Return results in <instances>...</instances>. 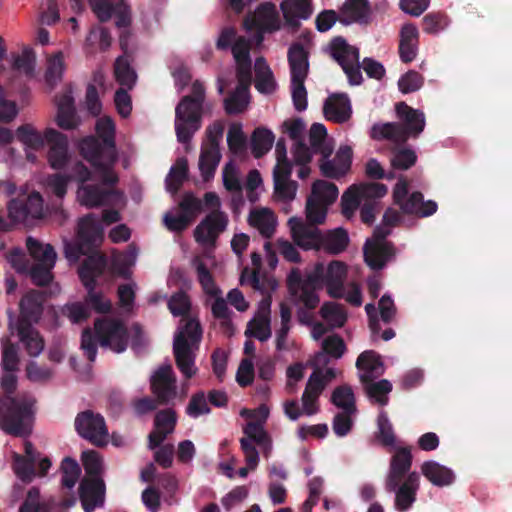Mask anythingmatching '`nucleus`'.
Wrapping results in <instances>:
<instances>
[{"label":"nucleus","mask_w":512,"mask_h":512,"mask_svg":"<svg viewBox=\"0 0 512 512\" xmlns=\"http://www.w3.org/2000/svg\"><path fill=\"white\" fill-rule=\"evenodd\" d=\"M78 147L82 157L92 167V170H89L81 162L72 167V176L77 182L78 203L93 208L109 203L111 198H118L119 196L112 191V185L117 181L112 169L114 156L106 155L94 137L84 138Z\"/></svg>","instance_id":"f257e3e1"},{"label":"nucleus","mask_w":512,"mask_h":512,"mask_svg":"<svg viewBox=\"0 0 512 512\" xmlns=\"http://www.w3.org/2000/svg\"><path fill=\"white\" fill-rule=\"evenodd\" d=\"M348 266L338 260L327 266L316 263L303 278L298 268H293L287 276V286L295 300L307 309H314L320 302L318 292L325 287L332 298H342Z\"/></svg>","instance_id":"f03ea898"},{"label":"nucleus","mask_w":512,"mask_h":512,"mask_svg":"<svg viewBox=\"0 0 512 512\" xmlns=\"http://www.w3.org/2000/svg\"><path fill=\"white\" fill-rule=\"evenodd\" d=\"M16 137L24 147L27 160L32 163L38 160V152L45 146H47L46 159L52 169H64L71 161L67 136L54 128L39 131L27 124L18 127Z\"/></svg>","instance_id":"7ed1b4c3"},{"label":"nucleus","mask_w":512,"mask_h":512,"mask_svg":"<svg viewBox=\"0 0 512 512\" xmlns=\"http://www.w3.org/2000/svg\"><path fill=\"white\" fill-rule=\"evenodd\" d=\"M16 387V376L13 372H5L1 388L9 395ZM35 411V399L31 395L17 398L6 396L0 400V427L7 433L24 436L31 430L32 417Z\"/></svg>","instance_id":"20e7f679"},{"label":"nucleus","mask_w":512,"mask_h":512,"mask_svg":"<svg viewBox=\"0 0 512 512\" xmlns=\"http://www.w3.org/2000/svg\"><path fill=\"white\" fill-rule=\"evenodd\" d=\"M43 296L36 292L28 293L20 302L21 319L17 323L13 321L11 311H8L9 329L11 334L17 333L20 342L28 355L39 356L44 349V340L37 330L28 322L37 321L42 311Z\"/></svg>","instance_id":"39448f33"},{"label":"nucleus","mask_w":512,"mask_h":512,"mask_svg":"<svg viewBox=\"0 0 512 512\" xmlns=\"http://www.w3.org/2000/svg\"><path fill=\"white\" fill-rule=\"evenodd\" d=\"M119 220L120 215L115 210L104 211L101 221L97 220L94 215L80 219L77 241L65 243L66 258L70 262H75L81 255L92 254L93 248L103 240L104 228Z\"/></svg>","instance_id":"423d86ee"},{"label":"nucleus","mask_w":512,"mask_h":512,"mask_svg":"<svg viewBox=\"0 0 512 512\" xmlns=\"http://www.w3.org/2000/svg\"><path fill=\"white\" fill-rule=\"evenodd\" d=\"M81 460L86 472L79 487V496L85 512H94L96 507L104 503L105 485L101 479L103 461L93 450L84 451Z\"/></svg>","instance_id":"0eeeda50"},{"label":"nucleus","mask_w":512,"mask_h":512,"mask_svg":"<svg viewBox=\"0 0 512 512\" xmlns=\"http://www.w3.org/2000/svg\"><path fill=\"white\" fill-rule=\"evenodd\" d=\"M398 117L404 127L396 123L376 124L372 127L371 136L376 140L388 139L393 142H405L409 137H417L425 127L423 112L409 107L405 103L396 106Z\"/></svg>","instance_id":"6e6552de"},{"label":"nucleus","mask_w":512,"mask_h":512,"mask_svg":"<svg viewBox=\"0 0 512 512\" xmlns=\"http://www.w3.org/2000/svg\"><path fill=\"white\" fill-rule=\"evenodd\" d=\"M201 336L200 324L194 318L187 320L185 326L179 327L174 336L173 350L176 364L186 378L193 377L197 372L194 360Z\"/></svg>","instance_id":"1a4fd4ad"},{"label":"nucleus","mask_w":512,"mask_h":512,"mask_svg":"<svg viewBox=\"0 0 512 512\" xmlns=\"http://www.w3.org/2000/svg\"><path fill=\"white\" fill-rule=\"evenodd\" d=\"M193 96L184 97L175 111V130L178 141L186 143L201 127V111L204 99V88L195 82L192 87Z\"/></svg>","instance_id":"9d476101"},{"label":"nucleus","mask_w":512,"mask_h":512,"mask_svg":"<svg viewBox=\"0 0 512 512\" xmlns=\"http://www.w3.org/2000/svg\"><path fill=\"white\" fill-rule=\"evenodd\" d=\"M399 213L390 208L383 216V225L375 229L372 238L367 239L364 246V259L366 264L374 270L382 269L393 257L391 245L385 240L390 233V228L398 223Z\"/></svg>","instance_id":"9b49d317"},{"label":"nucleus","mask_w":512,"mask_h":512,"mask_svg":"<svg viewBox=\"0 0 512 512\" xmlns=\"http://www.w3.org/2000/svg\"><path fill=\"white\" fill-rule=\"evenodd\" d=\"M247 45L238 41L233 47V56L237 65L238 85L233 93L225 99V109L229 114L240 113L250 102L249 86L251 83V60L248 59Z\"/></svg>","instance_id":"f8f14e48"},{"label":"nucleus","mask_w":512,"mask_h":512,"mask_svg":"<svg viewBox=\"0 0 512 512\" xmlns=\"http://www.w3.org/2000/svg\"><path fill=\"white\" fill-rule=\"evenodd\" d=\"M387 193V187L380 183H367L352 185L342 195V212L346 217H351L361 204V219L365 223H371L374 220L372 206H366V203L373 199L381 198Z\"/></svg>","instance_id":"ddd939ff"},{"label":"nucleus","mask_w":512,"mask_h":512,"mask_svg":"<svg viewBox=\"0 0 512 512\" xmlns=\"http://www.w3.org/2000/svg\"><path fill=\"white\" fill-rule=\"evenodd\" d=\"M105 266V259L99 253H92L79 269L80 279L87 289L86 304L97 313H107L111 310V301L95 289L94 283L101 275Z\"/></svg>","instance_id":"4468645a"},{"label":"nucleus","mask_w":512,"mask_h":512,"mask_svg":"<svg viewBox=\"0 0 512 512\" xmlns=\"http://www.w3.org/2000/svg\"><path fill=\"white\" fill-rule=\"evenodd\" d=\"M9 222L0 216V231H5L11 225L18 223H30L33 220L41 219L46 215L47 210L43 205L42 196L38 192L29 195H21L8 203Z\"/></svg>","instance_id":"2eb2a0df"},{"label":"nucleus","mask_w":512,"mask_h":512,"mask_svg":"<svg viewBox=\"0 0 512 512\" xmlns=\"http://www.w3.org/2000/svg\"><path fill=\"white\" fill-rule=\"evenodd\" d=\"M276 165L273 169L274 196L278 202L288 205L297 193L298 185L291 181V163L287 158V150L280 139L275 147Z\"/></svg>","instance_id":"dca6fc26"},{"label":"nucleus","mask_w":512,"mask_h":512,"mask_svg":"<svg viewBox=\"0 0 512 512\" xmlns=\"http://www.w3.org/2000/svg\"><path fill=\"white\" fill-rule=\"evenodd\" d=\"M27 249L34 264L30 270V276L37 285H45L52 280V269L55 266L57 254L48 243H43L35 238L28 237Z\"/></svg>","instance_id":"f3484780"},{"label":"nucleus","mask_w":512,"mask_h":512,"mask_svg":"<svg viewBox=\"0 0 512 512\" xmlns=\"http://www.w3.org/2000/svg\"><path fill=\"white\" fill-rule=\"evenodd\" d=\"M96 340L101 347L121 353L128 346V331L126 326L113 318L98 319L94 323Z\"/></svg>","instance_id":"a211bd4d"},{"label":"nucleus","mask_w":512,"mask_h":512,"mask_svg":"<svg viewBox=\"0 0 512 512\" xmlns=\"http://www.w3.org/2000/svg\"><path fill=\"white\" fill-rule=\"evenodd\" d=\"M331 56L340 64L347 75L350 84L361 83L359 52L354 46L349 45L343 38H335L330 44Z\"/></svg>","instance_id":"6ab92c4d"},{"label":"nucleus","mask_w":512,"mask_h":512,"mask_svg":"<svg viewBox=\"0 0 512 512\" xmlns=\"http://www.w3.org/2000/svg\"><path fill=\"white\" fill-rule=\"evenodd\" d=\"M394 202L401 210L408 214L421 217L432 215L437 210V204L433 201H423L422 194L415 192L408 196V183L400 178L393 189Z\"/></svg>","instance_id":"aec40b11"},{"label":"nucleus","mask_w":512,"mask_h":512,"mask_svg":"<svg viewBox=\"0 0 512 512\" xmlns=\"http://www.w3.org/2000/svg\"><path fill=\"white\" fill-rule=\"evenodd\" d=\"M321 159L319 169L323 176L332 179H339L345 176L352 164V148L348 145H341L336 153L332 155L331 151L323 147L321 149Z\"/></svg>","instance_id":"412c9836"},{"label":"nucleus","mask_w":512,"mask_h":512,"mask_svg":"<svg viewBox=\"0 0 512 512\" xmlns=\"http://www.w3.org/2000/svg\"><path fill=\"white\" fill-rule=\"evenodd\" d=\"M78 434L97 446L108 443L109 434L104 418L91 411L80 413L75 419Z\"/></svg>","instance_id":"4be33fe9"},{"label":"nucleus","mask_w":512,"mask_h":512,"mask_svg":"<svg viewBox=\"0 0 512 512\" xmlns=\"http://www.w3.org/2000/svg\"><path fill=\"white\" fill-rule=\"evenodd\" d=\"M337 372L333 367L324 370H314L309 377L305 391L302 396L303 414L311 416L317 413V399L325 386L336 377Z\"/></svg>","instance_id":"5701e85b"},{"label":"nucleus","mask_w":512,"mask_h":512,"mask_svg":"<svg viewBox=\"0 0 512 512\" xmlns=\"http://www.w3.org/2000/svg\"><path fill=\"white\" fill-rule=\"evenodd\" d=\"M227 225V215L221 211H213L197 225L194 230V238L198 244L205 248L213 247Z\"/></svg>","instance_id":"b1692460"},{"label":"nucleus","mask_w":512,"mask_h":512,"mask_svg":"<svg viewBox=\"0 0 512 512\" xmlns=\"http://www.w3.org/2000/svg\"><path fill=\"white\" fill-rule=\"evenodd\" d=\"M93 12L100 21L116 18V26L128 27L131 23V11L125 0H89Z\"/></svg>","instance_id":"393cba45"},{"label":"nucleus","mask_w":512,"mask_h":512,"mask_svg":"<svg viewBox=\"0 0 512 512\" xmlns=\"http://www.w3.org/2000/svg\"><path fill=\"white\" fill-rule=\"evenodd\" d=\"M25 456L14 454L13 470L17 477L22 481H31L34 477V466L37 464L39 467V474L44 475L51 466L48 458H39L30 442L25 443Z\"/></svg>","instance_id":"a878e982"},{"label":"nucleus","mask_w":512,"mask_h":512,"mask_svg":"<svg viewBox=\"0 0 512 512\" xmlns=\"http://www.w3.org/2000/svg\"><path fill=\"white\" fill-rule=\"evenodd\" d=\"M287 224L293 241L300 248L304 250L321 249L324 236L318 228L305 224L298 217H291Z\"/></svg>","instance_id":"bb28decb"},{"label":"nucleus","mask_w":512,"mask_h":512,"mask_svg":"<svg viewBox=\"0 0 512 512\" xmlns=\"http://www.w3.org/2000/svg\"><path fill=\"white\" fill-rule=\"evenodd\" d=\"M244 26L247 31L255 29L259 32L258 42L260 43L263 32H272L280 28V20L275 5L264 3L258 6L254 13L245 19Z\"/></svg>","instance_id":"cd10ccee"},{"label":"nucleus","mask_w":512,"mask_h":512,"mask_svg":"<svg viewBox=\"0 0 512 512\" xmlns=\"http://www.w3.org/2000/svg\"><path fill=\"white\" fill-rule=\"evenodd\" d=\"M201 210V201L193 195H186L180 203V209L175 214L168 212L164 215V223L170 231H181L196 217Z\"/></svg>","instance_id":"c85d7f7f"},{"label":"nucleus","mask_w":512,"mask_h":512,"mask_svg":"<svg viewBox=\"0 0 512 512\" xmlns=\"http://www.w3.org/2000/svg\"><path fill=\"white\" fill-rule=\"evenodd\" d=\"M271 298L266 296L258 305L257 312L249 321L245 331L247 337H254L260 341H266L271 336L270 329Z\"/></svg>","instance_id":"c756f323"},{"label":"nucleus","mask_w":512,"mask_h":512,"mask_svg":"<svg viewBox=\"0 0 512 512\" xmlns=\"http://www.w3.org/2000/svg\"><path fill=\"white\" fill-rule=\"evenodd\" d=\"M192 267L196 271L197 280L202 287L203 292L209 297H217L222 294L220 288L214 281L209 267L214 266L215 260L210 252L202 256H195L192 259Z\"/></svg>","instance_id":"7c9ffc66"},{"label":"nucleus","mask_w":512,"mask_h":512,"mask_svg":"<svg viewBox=\"0 0 512 512\" xmlns=\"http://www.w3.org/2000/svg\"><path fill=\"white\" fill-rule=\"evenodd\" d=\"M153 392L163 402L175 399L178 394L175 386V376L170 365L162 366L151 376Z\"/></svg>","instance_id":"2f4dec72"},{"label":"nucleus","mask_w":512,"mask_h":512,"mask_svg":"<svg viewBox=\"0 0 512 512\" xmlns=\"http://www.w3.org/2000/svg\"><path fill=\"white\" fill-rule=\"evenodd\" d=\"M352 107L349 98L345 94H333L328 97L324 105L326 119L343 123L350 119Z\"/></svg>","instance_id":"473e14b6"},{"label":"nucleus","mask_w":512,"mask_h":512,"mask_svg":"<svg viewBox=\"0 0 512 512\" xmlns=\"http://www.w3.org/2000/svg\"><path fill=\"white\" fill-rule=\"evenodd\" d=\"M287 25L295 27L301 20L308 19L312 13V0H284L280 5Z\"/></svg>","instance_id":"72a5a7b5"},{"label":"nucleus","mask_w":512,"mask_h":512,"mask_svg":"<svg viewBox=\"0 0 512 512\" xmlns=\"http://www.w3.org/2000/svg\"><path fill=\"white\" fill-rule=\"evenodd\" d=\"M248 222L250 226L257 229L266 238L274 234L277 226V218L274 212L267 207L252 209L248 216Z\"/></svg>","instance_id":"f704fd0d"},{"label":"nucleus","mask_w":512,"mask_h":512,"mask_svg":"<svg viewBox=\"0 0 512 512\" xmlns=\"http://www.w3.org/2000/svg\"><path fill=\"white\" fill-rule=\"evenodd\" d=\"M176 424V414L172 409L159 412L155 418V429L149 435V446L155 448L168 434L172 433Z\"/></svg>","instance_id":"c9c22d12"},{"label":"nucleus","mask_w":512,"mask_h":512,"mask_svg":"<svg viewBox=\"0 0 512 512\" xmlns=\"http://www.w3.org/2000/svg\"><path fill=\"white\" fill-rule=\"evenodd\" d=\"M356 366L362 382H369L384 372V365L380 356L374 351H365L360 354Z\"/></svg>","instance_id":"e433bc0d"},{"label":"nucleus","mask_w":512,"mask_h":512,"mask_svg":"<svg viewBox=\"0 0 512 512\" xmlns=\"http://www.w3.org/2000/svg\"><path fill=\"white\" fill-rule=\"evenodd\" d=\"M419 32L415 25L405 24L400 31L399 54L403 62L413 61L418 51Z\"/></svg>","instance_id":"4c0bfd02"},{"label":"nucleus","mask_w":512,"mask_h":512,"mask_svg":"<svg viewBox=\"0 0 512 512\" xmlns=\"http://www.w3.org/2000/svg\"><path fill=\"white\" fill-rule=\"evenodd\" d=\"M346 350L345 343L343 339L338 335H330L325 338L322 342V352H319L314 359L315 370H326L328 367L324 368L327 362V356H330L334 359H339L342 357Z\"/></svg>","instance_id":"58836bf2"},{"label":"nucleus","mask_w":512,"mask_h":512,"mask_svg":"<svg viewBox=\"0 0 512 512\" xmlns=\"http://www.w3.org/2000/svg\"><path fill=\"white\" fill-rule=\"evenodd\" d=\"M56 123L64 130H71L78 126L79 120L75 114L74 99L70 91H66L57 101Z\"/></svg>","instance_id":"ea45409f"},{"label":"nucleus","mask_w":512,"mask_h":512,"mask_svg":"<svg viewBox=\"0 0 512 512\" xmlns=\"http://www.w3.org/2000/svg\"><path fill=\"white\" fill-rule=\"evenodd\" d=\"M421 473L433 485L439 487L451 485L455 480L454 472L436 461L424 462L421 466Z\"/></svg>","instance_id":"a19ab883"},{"label":"nucleus","mask_w":512,"mask_h":512,"mask_svg":"<svg viewBox=\"0 0 512 512\" xmlns=\"http://www.w3.org/2000/svg\"><path fill=\"white\" fill-rule=\"evenodd\" d=\"M411 466V453L406 448L398 449L391 461L390 473L387 479V488L395 490L400 477Z\"/></svg>","instance_id":"79ce46f5"},{"label":"nucleus","mask_w":512,"mask_h":512,"mask_svg":"<svg viewBox=\"0 0 512 512\" xmlns=\"http://www.w3.org/2000/svg\"><path fill=\"white\" fill-rule=\"evenodd\" d=\"M291 79H306L309 63L308 54L300 44H293L288 51Z\"/></svg>","instance_id":"37998d69"},{"label":"nucleus","mask_w":512,"mask_h":512,"mask_svg":"<svg viewBox=\"0 0 512 512\" xmlns=\"http://www.w3.org/2000/svg\"><path fill=\"white\" fill-rule=\"evenodd\" d=\"M221 159L219 147L214 144H204L199 157V170L205 181L211 179Z\"/></svg>","instance_id":"c03bdc74"},{"label":"nucleus","mask_w":512,"mask_h":512,"mask_svg":"<svg viewBox=\"0 0 512 512\" xmlns=\"http://www.w3.org/2000/svg\"><path fill=\"white\" fill-rule=\"evenodd\" d=\"M418 487V474H409L405 482L399 487V489L396 492L395 506L398 510L405 511L411 507V505L415 501V494Z\"/></svg>","instance_id":"a18cd8bd"},{"label":"nucleus","mask_w":512,"mask_h":512,"mask_svg":"<svg viewBox=\"0 0 512 512\" xmlns=\"http://www.w3.org/2000/svg\"><path fill=\"white\" fill-rule=\"evenodd\" d=\"M254 69L256 89L263 94L272 93L276 88V82L266 61L263 58L256 59Z\"/></svg>","instance_id":"49530a36"},{"label":"nucleus","mask_w":512,"mask_h":512,"mask_svg":"<svg viewBox=\"0 0 512 512\" xmlns=\"http://www.w3.org/2000/svg\"><path fill=\"white\" fill-rule=\"evenodd\" d=\"M319 313L323 321L330 328H340L347 320L345 308L341 304L333 301L325 302L321 306Z\"/></svg>","instance_id":"de8ad7c7"},{"label":"nucleus","mask_w":512,"mask_h":512,"mask_svg":"<svg viewBox=\"0 0 512 512\" xmlns=\"http://www.w3.org/2000/svg\"><path fill=\"white\" fill-rule=\"evenodd\" d=\"M275 141L273 132L267 128H256L251 137L252 153L256 158L265 155L271 148Z\"/></svg>","instance_id":"09e8293b"},{"label":"nucleus","mask_w":512,"mask_h":512,"mask_svg":"<svg viewBox=\"0 0 512 512\" xmlns=\"http://www.w3.org/2000/svg\"><path fill=\"white\" fill-rule=\"evenodd\" d=\"M245 436L252 445L257 444L265 454L271 450V440L263 428V424L250 421L243 429Z\"/></svg>","instance_id":"8fccbe9b"},{"label":"nucleus","mask_w":512,"mask_h":512,"mask_svg":"<svg viewBox=\"0 0 512 512\" xmlns=\"http://www.w3.org/2000/svg\"><path fill=\"white\" fill-rule=\"evenodd\" d=\"M324 241L322 249L330 254H339L343 252L349 243L347 232L342 228H336L323 234Z\"/></svg>","instance_id":"3c124183"},{"label":"nucleus","mask_w":512,"mask_h":512,"mask_svg":"<svg viewBox=\"0 0 512 512\" xmlns=\"http://www.w3.org/2000/svg\"><path fill=\"white\" fill-rule=\"evenodd\" d=\"M338 195L339 191L335 184L325 180H317L312 185L309 197L330 206L337 200Z\"/></svg>","instance_id":"603ef678"},{"label":"nucleus","mask_w":512,"mask_h":512,"mask_svg":"<svg viewBox=\"0 0 512 512\" xmlns=\"http://www.w3.org/2000/svg\"><path fill=\"white\" fill-rule=\"evenodd\" d=\"M188 163L185 158H180L171 167L166 178V189L170 193H176L187 177Z\"/></svg>","instance_id":"864d4df0"},{"label":"nucleus","mask_w":512,"mask_h":512,"mask_svg":"<svg viewBox=\"0 0 512 512\" xmlns=\"http://www.w3.org/2000/svg\"><path fill=\"white\" fill-rule=\"evenodd\" d=\"M114 74L117 82L128 89H131L136 83L137 75L124 56L116 59Z\"/></svg>","instance_id":"5fc2aeb1"},{"label":"nucleus","mask_w":512,"mask_h":512,"mask_svg":"<svg viewBox=\"0 0 512 512\" xmlns=\"http://www.w3.org/2000/svg\"><path fill=\"white\" fill-rule=\"evenodd\" d=\"M137 251L130 248L126 253H117L112 258L113 272L119 276L126 277L130 274V269L136 263Z\"/></svg>","instance_id":"6e6d98bb"},{"label":"nucleus","mask_w":512,"mask_h":512,"mask_svg":"<svg viewBox=\"0 0 512 512\" xmlns=\"http://www.w3.org/2000/svg\"><path fill=\"white\" fill-rule=\"evenodd\" d=\"M65 71L64 56L62 52H57L47 60V69L45 74L46 82L53 86L59 82Z\"/></svg>","instance_id":"4d7b16f0"},{"label":"nucleus","mask_w":512,"mask_h":512,"mask_svg":"<svg viewBox=\"0 0 512 512\" xmlns=\"http://www.w3.org/2000/svg\"><path fill=\"white\" fill-rule=\"evenodd\" d=\"M72 179H74L72 171L69 175L61 173L53 174L45 179L44 187L49 193L54 194L58 198H63L67 192L68 184Z\"/></svg>","instance_id":"13d9d810"},{"label":"nucleus","mask_w":512,"mask_h":512,"mask_svg":"<svg viewBox=\"0 0 512 512\" xmlns=\"http://www.w3.org/2000/svg\"><path fill=\"white\" fill-rule=\"evenodd\" d=\"M332 402L335 406L342 409L344 413H354L356 411L354 394L348 386H341L335 389L332 394Z\"/></svg>","instance_id":"bf43d9fd"},{"label":"nucleus","mask_w":512,"mask_h":512,"mask_svg":"<svg viewBox=\"0 0 512 512\" xmlns=\"http://www.w3.org/2000/svg\"><path fill=\"white\" fill-rule=\"evenodd\" d=\"M62 313L74 324L86 321L91 314L90 308L87 306L86 302L67 303L62 308Z\"/></svg>","instance_id":"052dcab7"},{"label":"nucleus","mask_w":512,"mask_h":512,"mask_svg":"<svg viewBox=\"0 0 512 512\" xmlns=\"http://www.w3.org/2000/svg\"><path fill=\"white\" fill-rule=\"evenodd\" d=\"M328 205L308 197L306 202L305 214L310 224H322L327 215Z\"/></svg>","instance_id":"680f3d73"},{"label":"nucleus","mask_w":512,"mask_h":512,"mask_svg":"<svg viewBox=\"0 0 512 512\" xmlns=\"http://www.w3.org/2000/svg\"><path fill=\"white\" fill-rule=\"evenodd\" d=\"M344 12L353 21H365L369 16L370 7L367 0H347Z\"/></svg>","instance_id":"e2e57ef3"},{"label":"nucleus","mask_w":512,"mask_h":512,"mask_svg":"<svg viewBox=\"0 0 512 512\" xmlns=\"http://www.w3.org/2000/svg\"><path fill=\"white\" fill-rule=\"evenodd\" d=\"M366 391L370 398L374 399L380 405H385L388 402V394L392 389V385L387 380L379 382H365Z\"/></svg>","instance_id":"0e129e2a"},{"label":"nucleus","mask_w":512,"mask_h":512,"mask_svg":"<svg viewBox=\"0 0 512 512\" xmlns=\"http://www.w3.org/2000/svg\"><path fill=\"white\" fill-rule=\"evenodd\" d=\"M96 133L107 146L114 148L115 124L110 117L104 116L97 120Z\"/></svg>","instance_id":"69168bd1"},{"label":"nucleus","mask_w":512,"mask_h":512,"mask_svg":"<svg viewBox=\"0 0 512 512\" xmlns=\"http://www.w3.org/2000/svg\"><path fill=\"white\" fill-rule=\"evenodd\" d=\"M417 160L416 153L409 148L398 149L391 158V165L395 169L407 170L415 164Z\"/></svg>","instance_id":"338daca9"},{"label":"nucleus","mask_w":512,"mask_h":512,"mask_svg":"<svg viewBox=\"0 0 512 512\" xmlns=\"http://www.w3.org/2000/svg\"><path fill=\"white\" fill-rule=\"evenodd\" d=\"M18 512H48V510L40 499L39 491L33 488L29 490Z\"/></svg>","instance_id":"774afa93"}]
</instances>
